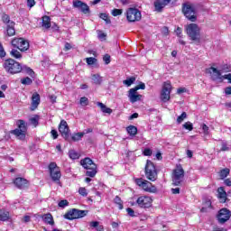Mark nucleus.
Returning <instances> with one entry per match:
<instances>
[{"label":"nucleus","instance_id":"c756f323","mask_svg":"<svg viewBox=\"0 0 231 231\" xmlns=\"http://www.w3.org/2000/svg\"><path fill=\"white\" fill-rule=\"evenodd\" d=\"M126 131L128 134H130V136H136V134H138V128H136V126L134 125H129L126 128Z\"/></svg>","mask_w":231,"mask_h":231},{"label":"nucleus","instance_id":"a211bd4d","mask_svg":"<svg viewBox=\"0 0 231 231\" xmlns=\"http://www.w3.org/2000/svg\"><path fill=\"white\" fill-rule=\"evenodd\" d=\"M14 183L15 187H17V189H20L21 190H23L24 189H28V187L30 186L28 180H26L24 178H21V177L16 178L14 180Z\"/></svg>","mask_w":231,"mask_h":231},{"label":"nucleus","instance_id":"cd10ccee","mask_svg":"<svg viewBox=\"0 0 231 231\" xmlns=\"http://www.w3.org/2000/svg\"><path fill=\"white\" fill-rule=\"evenodd\" d=\"M15 23H14V22H11L10 24L7 25V35L8 37H14V35H15V28H14Z\"/></svg>","mask_w":231,"mask_h":231},{"label":"nucleus","instance_id":"680f3d73","mask_svg":"<svg viewBox=\"0 0 231 231\" xmlns=\"http://www.w3.org/2000/svg\"><path fill=\"white\" fill-rule=\"evenodd\" d=\"M144 156H151L152 154V151L149 148H145L143 151Z\"/></svg>","mask_w":231,"mask_h":231},{"label":"nucleus","instance_id":"f03ea898","mask_svg":"<svg viewBox=\"0 0 231 231\" xmlns=\"http://www.w3.org/2000/svg\"><path fill=\"white\" fill-rule=\"evenodd\" d=\"M16 125L18 128L12 130L10 134L16 136L18 140H26V133L28 131L26 122L23 119H19L16 121Z\"/></svg>","mask_w":231,"mask_h":231},{"label":"nucleus","instance_id":"603ef678","mask_svg":"<svg viewBox=\"0 0 231 231\" xmlns=\"http://www.w3.org/2000/svg\"><path fill=\"white\" fill-rule=\"evenodd\" d=\"M145 180L140 178V179H134V183L138 185V187H143Z\"/></svg>","mask_w":231,"mask_h":231},{"label":"nucleus","instance_id":"864d4df0","mask_svg":"<svg viewBox=\"0 0 231 231\" xmlns=\"http://www.w3.org/2000/svg\"><path fill=\"white\" fill-rule=\"evenodd\" d=\"M103 60H104L105 64H109L111 62V56L109 54H106L103 57Z\"/></svg>","mask_w":231,"mask_h":231},{"label":"nucleus","instance_id":"3c124183","mask_svg":"<svg viewBox=\"0 0 231 231\" xmlns=\"http://www.w3.org/2000/svg\"><path fill=\"white\" fill-rule=\"evenodd\" d=\"M175 33H176L177 37H179V39H183V33H182V30L180 27H178L175 30Z\"/></svg>","mask_w":231,"mask_h":231},{"label":"nucleus","instance_id":"4468645a","mask_svg":"<svg viewBox=\"0 0 231 231\" xmlns=\"http://www.w3.org/2000/svg\"><path fill=\"white\" fill-rule=\"evenodd\" d=\"M59 131L62 138H64L66 142H69V126L68 125V122H66V120L60 121L59 125Z\"/></svg>","mask_w":231,"mask_h":231},{"label":"nucleus","instance_id":"ddd939ff","mask_svg":"<svg viewBox=\"0 0 231 231\" xmlns=\"http://www.w3.org/2000/svg\"><path fill=\"white\" fill-rule=\"evenodd\" d=\"M217 217L220 225H225L230 219L231 212L228 208H224L218 211Z\"/></svg>","mask_w":231,"mask_h":231},{"label":"nucleus","instance_id":"f257e3e1","mask_svg":"<svg viewBox=\"0 0 231 231\" xmlns=\"http://www.w3.org/2000/svg\"><path fill=\"white\" fill-rule=\"evenodd\" d=\"M3 68L10 75H16L23 71V65L14 59L5 60L3 63Z\"/></svg>","mask_w":231,"mask_h":231},{"label":"nucleus","instance_id":"a878e982","mask_svg":"<svg viewBox=\"0 0 231 231\" xmlns=\"http://www.w3.org/2000/svg\"><path fill=\"white\" fill-rule=\"evenodd\" d=\"M97 106L100 107V110L102 113H106V115H111L113 113V109L107 107L104 103L102 102H97Z\"/></svg>","mask_w":231,"mask_h":231},{"label":"nucleus","instance_id":"09e8293b","mask_svg":"<svg viewBox=\"0 0 231 231\" xmlns=\"http://www.w3.org/2000/svg\"><path fill=\"white\" fill-rule=\"evenodd\" d=\"M6 57V51H5V48L3 47V43L0 42V59Z\"/></svg>","mask_w":231,"mask_h":231},{"label":"nucleus","instance_id":"c9c22d12","mask_svg":"<svg viewBox=\"0 0 231 231\" xmlns=\"http://www.w3.org/2000/svg\"><path fill=\"white\" fill-rule=\"evenodd\" d=\"M99 17L100 19H102L103 21H105V23L106 24H111V19H109V16L107 15V14H104V13H101L99 14Z\"/></svg>","mask_w":231,"mask_h":231},{"label":"nucleus","instance_id":"1a4fd4ad","mask_svg":"<svg viewBox=\"0 0 231 231\" xmlns=\"http://www.w3.org/2000/svg\"><path fill=\"white\" fill-rule=\"evenodd\" d=\"M172 92V85L171 81H166L162 85V88L161 90L160 98L162 102H169L171 100V93Z\"/></svg>","mask_w":231,"mask_h":231},{"label":"nucleus","instance_id":"5701e85b","mask_svg":"<svg viewBox=\"0 0 231 231\" xmlns=\"http://www.w3.org/2000/svg\"><path fill=\"white\" fill-rule=\"evenodd\" d=\"M40 104H41V96L39 95V93H34L32 97V109H37Z\"/></svg>","mask_w":231,"mask_h":231},{"label":"nucleus","instance_id":"e433bc0d","mask_svg":"<svg viewBox=\"0 0 231 231\" xmlns=\"http://www.w3.org/2000/svg\"><path fill=\"white\" fill-rule=\"evenodd\" d=\"M10 53L14 59H21L23 57L21 52L15 49H13Z\"/></svg>","mask_w":231,"mask_h":231},{"label":"nucleus","instance_id":"4be33fe9","mask_svg":"<svg viewBox=\"0 0 231 231\" xmlns=\"http://www.w3.org/2000/svg\"><path fill=\"white\" fill-rule=\"evenodd\" d=\"M42 219L46 225H51V226H53V225H55V221L53 220V216L51 213L42 215Z\"/></svg>","mask_w":231,"mask_h":231},{"label":"nucleus","instance_id":"052dcab7","mask_svg":"<svg viewBox=\"0 0 231 231\" xmlns=\"http://www.w3.org/2000/svg\"><path fill=\"white\" fill-rule=\"evenodd\" d=\"M201 127L204 134H208V125H207L206 124H202Z\"/></svg>","mask_w":231,"mask_h":231},{"label":"nucleus","instance_id":"c85d7f7f","mask_svg":"<svg viewBox=\"0 0 231 231\" xmlns=\"http://www.w3.org/2000/svg\"><path fill=\"white\" fill-rule=\"evenodd\" d=\"M91 79L94 84H96L97 86H100V84H102V77L99 76V74H92L91 75Z\"/></svg>","mask_w":231,"mask_h":231},{"label":"nucleus","instance_id":"4c0bfd02","mask_svg":"<svg viewBox=\"0 0 231 231\" xmlns=\"http://www.w3.org/2000/svg\"><path fill=\"white\" fill-rule=\"evenodd\" d=\"M69 156L71 160H79V152H75L74 150L69 152Z\"/></svg>","mask_w":231,"mask_h":231},{"label":"nucleus","instance_id":"a18cd8bd","mask_svg":"<svg viewBox=\"0 0 231 231\" xmlns=\"http://www.w3.org/2000/svg\"><path fill=\"white\" fill-rule=\"evenodd\" d=\"M99 225H100V223L98 221H92V222H90V226L92 228H97V230H98V231L102 230L101 226L98 227Z\"/></svg>","mask_w":231,"mask_h":231},{"label":"nucleus","instance_id":"9b49d317","mask_svg":"<svg viewBox=\"0 0 231 231\" xmlns=\"http://www.w3.org/2000/svg\"><path fill=\"white\" fill-rule=\"evenodd\" d=\"M126 19L128 23L142 21V13L136 8H129L126 11Z\"/></svg>","mask_w":231,"mask_h":231},{"label":"nucleus","instance_id":"49530a36","mask_svg":"<svg viewBox=\"0 0 231 231\" xmlns=\"http://www.w3.org/2000/svg\"><path fill=\"white\" fill-rule=\"evenodd\" d=\"M2 21L3 23H5V24H10V16L6 14H4L3 16H2Z\"/></svg>","mask_w":231,"mask_h":231},{"label":"nucleus","instance_id":"ea45409f","mask_svg":"<svg viewBox=\"0 0 231 231\" xmlns=\"http://www.w3.org/2000/svg\"><path fill=\"white\" fill-rule=\"evenodd\" d=\"M79 104H80V106H88L89 105V99H88V97H83L79 99Z\"/></svg>","mask_w":231,"mask_h":231},{"label":"nucleus","instance_id":"de8ad7c7","mask_svg":"<svg viewBox=\"0 0 231 231\" xmlns=\"http://www.w3.org/2000/svg\"><path fill=\"white\" fill-rule=\"evenodd\" d=\"M122 9H114L112 10V15L114 17H118V15H122Z\"/></svg>","mask_w":231,"mask_h":231},{"label":"nucleus","instance_id":"37998d69","mask_svg":"<svg viewBox=\"0 0 231 231\" xmlns=\"http://www.w3.org/2000/svg\"><path fill=\"white\" fill-rule=\"evenodd\" d=\"M86 62L88 66H93V64H96L97 62V58H93V57L87 58Z\"/></svg>","mask_w":231,"mask_h":231},{"label":"nucleus","instance_id":"a19ab883","mask_svg":"<svg viewBox=\"0 0 231 231\" xmlns=\"http://www.w3.org/2000/svg\"><path fill=\"white\" fill-rule=\"evenodd\" d=\"M22 84H23L24 86H30V84H32L33 81L32 80V79L26 77L23 79H21Z\"/></svg>","mask_w":231,"mask_h":231},{"label":"nucleus","instance_id":"b1692460","mask_svg":"<svg viewBox=\"0 0 231 231\" xmlns=\"http://www.w3.org/2000/svg\"><path fill=\"white\" fill-rule=\"evenodd\" d=\"M218 199H220V203H226V191H225V188L220 187L217 189Z\"/></svg>","mask_w":231,"mask_h":231},{"label":"nucleus","instance_id":"473e14b6","mask_svg":"<svg viewBox=\"0 0 231 231\" xmlns=\"http://www.w3.org/2000/svg\"><path fill=\"white\" fill-rule=\"evenodd\" d=\"M228 174H230V169L226 168L220 171L219 177L221 178V180H225V178H226Z\"/></svg>","mask_w":231,"mask_h":231},{"label":"nucleus","instance_id":"4d7b16f0","mask_svg":"<svg viewBox=\"0 0 231 231\" xmlns=\"http://www.w3.org/2000/svg\"><path fill=\"white\" fill-rule=\"evenodd\" d=\"M51 134L53 140H57L59 138V132H57V130H51Z\"/></svg>","mask_w":231,"mask_h":231},{"label":"nucleus","instance_id":"393cba45","mask_svg":"<svg viewBox=\"0 0 231 231\" xmlns=\"http://www.w3.org/2000/svg\"><path fill=\"white\" fill-rule=\"evenodd\" d=\"M42 26L46 28V30L51 28V18L50 16L45 15L42 17Z\"/></svg>","mask_w":231,"mask_h":231},{"label":"nucleus","instance_id":"6ab92c4d","mask_svg":"<svg viewBox=\"0 0 231 231\" xmlns=\"http://www.w3.org/2000/svg\"><path fill=\"white\" fill-rule=\"evenodd\" d=\"M128 97L132 104H134V102H139V100H142V95L138 94L136 89L133 88L129 90Z\"/></svg>","mask_w":231,"mask_h":231},{"label":"nucleus","instance_id":"bf43d9fd","mask_svg":"<svg viewBox=\"0 0 231 231\" xmlns=\"http://www.w3.org/2000/svg\"><path fill=\"white\" fill-rule=\"evenodd\" d=\"M126 212L130 217H134V210L131 208H126Z\"/></svg>","mask_w":231,"mask_h":231},{"label":"nucleus","instance_id":"5fc2aeb1","mask_svg":"<svg viewBox=\"0 0 231 231\" xmlns=\"http://www.w3.org/2000/svg\"><path fill=\"white\" fill-rule=\"evenodd\" d=\"M220 151L225 152V151H230V147H228V144L226 143L222 142V147Z\"/></svg>","mask_w":231,"mask_h":231},{"label":"nucleus","instance_id":"aec40b11","mask_svg":"<svg viewBox=\"0 0 231 231\" xmlns=\"http://www.w3.org/2000/svg\"><path fill=\"white\" fill-rule=\"evenodd\" d=\"M171 0H157L154 2L155 12H162Z\"/></svg>","mask_w":231,"mask_h":231},{"label":"nucleus","instance_id":"7ed1b4c3","mask_svg":"<svg viewBox=\"0 0 231 231\" xmlns=\"http://www.w3.org/2000/svg\"><path fill=\"white\" fill-rule=\"evenodd\" d=\"M80 165L83 169H86V176L89 178H95L97 176V164L93 162V160L90 158H85L80 161Z\"/></svg>","mask_w":231,"mask_h":231},{"label":"nucleus","instance_id":"dca6fc26","mask_svg":"<svg viewBox=\"0 0 231 231\" xmlns=\"http://www.w3.org/2000/svg\"><path fill=\"white\" fill-rule=\"evenodd\" d=\"M73 7L79 8L82 14L85 15H89L91 14V10L89 9V5L88 4L80 1V0H75L73 1Z\"/></svg>","mask_w":231,"mask_h":231},{"label":"nucleus","instance_id":"774afa93","mask_svg":"<svg viewBox=\"0 0 231 231\" xmlns=\"http://www.w3.org/2000/svg\"><path fill=\"white\" fill-rule=\"evenodd\" d=\"M226 95H231V87H226L225 88Z\"/></svg>","mask_w":231,"mask_h":231},{"label":"nucleus","instance_id":"79ce46f5","mask_svg":"<svg viewBox=\"0 0 231 231\" xmlns=\"http://www.w3.org/2000/svg\"><path fill=\"white\" fill-rule=\"evenodd\" d=\"M185 118H187V113L183 112L180 116L177 117V124H181V122H183Z\"/></svg>","mask_w":231,"mask_h":231},{"label":"nucleus","instance_id":"13d9d810","mask_svg":"<svg viewBox=\"0 0 231 231\" xmlns=\"http://www.w3.org/2000/svg\"><path fill=\"white\" fill-rule=\"evenodd\" d=\"M132 89H135V91H138V89H145V83H140L139 85H137L135 88Z\"/></svg>","mask_w":231,"mask_h":231},{"label":"nucleus","instance_id":"412c9836","mask_svg":"<svg viewBox=\"0 0 231 231\" xmlns=\"http://www.w3.org/2000/svg\"><path fill=\"white\" fill-rule=\"evenodd\" d=\"M141 189L143 190H145V192H156L158 189L155 188V186H152V183H151L148 180H145L143 184V186H141Z\"/></svg>","mask_w":231,"mask_h":231},{"label":"nucleus","instance_id":"9d476101","mask_svg":"<svg viewBox=\"0 0 231 231\" xmlns=\"http://www.w3.org/2000/svg\"><path fill=\"white\" fill-rule=\"evenodd\" d=\"M14 48H17L20 51H28L30 50V42L24 40V38H14L11 42Z\"/></svg>","mask_w":231,"mask_h":231},{"label":"nucleus","instance_id":"423d86ee","mask_svg":"<svg viewBox=\"0 0 231 231\" xmlns=\"http://www.w3.org/2000/svg\"><path fill=\"white\" fill-rule=\"evenodd\" d=\"M183 178H185V171H183V167L181 165H178L175 170H173L171 179L172 185L175 187H180L183 182Z\"/></svg>","mask_w":231,"mask_h":231},{"label":"nucleus","instance_id":"0e129e2a","mask_svg":"<svg viewBox=\"0 0 231 231\" xmlns=\"http://www.w3.org/2000/svg\"><path fill=\"white\" fill-rule=\"evenodd\" d=\"M222 79L228 80L229 84H231V73L222 76Z\"/></svg>","mask_w":231,"mask_h":231},{"label":"nucleus","instance_id":"39448f33","mask_svg":"<svg viewBox=\"0 0 231 231\" xmlns=\"http://www.w3.org/2000/svg\"><path fill=\"white\" fill-rule=\"evenodd\" d=\"M144 174L147 180L150 181H156V180H158V171H156V166L150 160H147L146 162Z\"/></svg>","mask_w":231,"mask_h":231},{"label":"nucleus","instance_id":"2eb2a0df","mask_svg":"<svg viewBox=\"0 0 231 231\" xmlns=\"http://www.w3.org/2000/svg\"><path fill=\"white\" fill-rule=\"evenodd\" d=\"M136 205L140 208H150L152 205V199L147 196H141L136 199Z\"/></svg>","mask_w":231,"mask_h":231},{"label":"nucleus","instance_id":"0eeeda50","mask_svg":"<svg viewBox=\"0 0 231 231\" xmlns=\"http://www.w3.org/2000/svg\"><path fill=\"white\" fill-rule=\"evenodd\" d=\"M182 14H184L185 17L191 21V23H196L198 17L196 16V9L194 5L189 3H185L182 5Z\"/></svg>","mask_w":231,"mask_h":231},{"label":"nucleus","instance_id":"f3484780","mask_svg":"<svg viewBox=\"0 0 231 231\" xmlns=\"http://www.w3.org/2000/svg\"><path fill=\"white\" fill-rule=\"evenodd\" d=\"M207 73H208L211 77V79L216 81V80H223V76L221 75V70L214 68V67H210L208 69H207Z\"/></svg>","mask_w":231,"mask_h":231},{"label":"nucleus","instance_id":"7c9ffc66","mask_svg":"<svg viewBox=\"0 0 231 231\" xmlns=\"http://www.w3.org/2000/svg\"><path fill=\"white\" fill-rule=\"evenodd\" d=\"M22 71L23 73H27V75H30V77H33V75H35L33 69H32L30 67H27L26 65L22 66Z\"/></svg>","mask_w":231,"mask_h":231},{"label":"nucleus","instance_id":"2f4dec72","mask_svg":"<svg viewBox=\"0 0 231 231\" xmlns=\"http://www.w3.org/2000/svg\"><path fill=\"white\" fill-rule=\"evenodd\" d=\"M114 202L116 203V205H117L119 210H123L124 209V202H122V199H120V197L116 196L114 199Z\"/></svg>","mask_w":231,"mask_h":231},{"label":"nucleus","instance_id":"6e6d98bb","mask_svg":"<svg viewBox=\"0 0 231 231\" xmlns=\"http://www.w3.org/2000/svg\"><path fill=\"white\" fill-rule=\"evenodd\" d=\"M79 193L80 196H88V189L86 188H79Z\"/></svg>","mask_w":231,"mask_h":231},{"label":"nucleus","instance_id":"f8f14e48","mask_svg":"<svg viewBox=\"0 0 231 231\" xmlns=\"http://www.w3.org/2000/svg\"><path fill=\"white\" fill-rule=\"evenodd\" d=\"M49 171H50V174L52 181H56L59 183V181H60V176H61L60 168L57 166L56 162H51L49 164Z\"/></svg>","mask_w":231,"mask_h":231},{"label":"nucleus","instance_id":"20e7f679","mask_svg":"<svg viewBox=\"0 0 231 231\" xmlns=\"http://www.w3.org/2000/svg\"><path fill=\"white\" fill-rule=\"evenodd\" d=\"M186 33L191 41L199 42L201 41V33L199 26L196 23H189L186 26Z\"/></svg>","mask_w":231,"mask_h":231},{"label":"nucleus","instance_id":"f704fd0d","mask_svg":"<svg viewBox=\"0 0 231 231\" xmlns=\"http://www.w3.org/2000/svg\"><path fill=\"white\" fill-rule=\"evenodd\" d=\"M135 80H136V78L131 77V78L124 80L123 84H125V86H127L129 88V86H131L132 84H134Z\"/></svg>","mask_w":231,"mask_h":231},{"label":"nucleus","instance_id":"58836bf2","mask_svg":"<svg viewBox=\"0 0 231 231\" xmlns=\"http://www.w3.org/2000/svg\"><path fill=\"white\" fill-rule=\"evenodd\" d=\"M39 116H34L33 117L30 118V122L34 127H37L39 125Z\"/></svg>","mask_w":231,"mask_h":231},{"label":"nucleus","instance_id":"8fccbe9b","mask_svg":"<svg viewBox=\"0 0 231 231\" xmlns=\"http://www.w3.org/2000/svg\"><path fill=\"white\" fill-rule=\"evenodd\" d=\"M68 205H69V202H68L66 199L60 200L59 202V207H60V208H65V207H68Z\"/></svg>","mask_w":231,"mask_h":231},{"label":"nucleus","instance_id":"338daca9","mask_svg":"<svg viewBox=\"0 0 231 231\" xmlns=\"http://www.w3.org/2000/svg\"><path fill=\"white\" fill-rule=\"evenodd\" d=\"M213 231H226V229L223 227L214 226Z\"/></svg>","mask_w":231,"mask_h":231},{"label":"nucleus","instance_id":"6e6552de","mask_svg":"<svg viewBox=\"0 0 231 231\" xmlns=\"http://www.w3.org/2000/svg\"><path fill=\"white\" fill-rule=\"evenodd\" d=\"M86 216H88V210L72 208L64 215V218L72 221V219H80V217H86Z\"/></svg>","mask_w":231,"mask_h":231},{"label":"nucleus","instance_id":"bb28decb","mask_svg":"<svg viewBox=\"0 0 231 231\" xmlns=\"http://www.w3.org/2000/svg\"><path fill=\"white\" fill-rule=\"evenodd\" d=\"M10 219V212L1 209L0 210V221H9Z\"/></svg>","mask_w":231,"mask_h":231},{"label":"nucleus","instance_id":"e2e57ef3","mask_svg":"<svg viewBox=\"0 0 231 231\" xmlns=\"http://www.w3.org/2000/svg\"><path fill=\"white\" fill-rule=\"evenodd\" d=\"M27 6L29 8H33V6H35V0H27Z\"/></svg>","mask_w":231,"mask_h":231},{"label":"nucleus","instance_id":"c03bdc74","mask_svg":"<svg viewBox=\"0 0 231 231\" xmlns=\"http://www.w3.org/2000/svg\"><path fill=\"white\" fill-rule=\"evenodd\" d=\"M182 127H183L184 129H187L188 131H192V129H194V125H193L192 123H190V122H186V123L182 125Z\"/></svg>","mask_w":231,"mask_h":231},{"label":"nucleus","instance_id":"72a5a7b5","mask_svg":"<svg viewBox=\"0 0 231 231\" xmlns=\"http://www.w3.org/2000/svg\"><path fill=\"white\" fill-rule=\"evenodd\" d=\"M83 137H84V134H82V132L77 133L72 135L71 140L73 142H79V141L82 140Z\"/></svg>","mask_w":231,"mask_h":231},{"label":"nucleus","instance_id":"69168bd1","mask_svg":"<svg viewBox=\"0 0 231 231\" xmlns=\"http://www.w3.org/2000/svg\"><path fill=\"white\" fill-rule=\"evenodd\" d=\"M225 185H226V187H231V180L230 179H226L224 180Z\"/></svg>","mask_w":231,"mask_h":231}]
</instances>
